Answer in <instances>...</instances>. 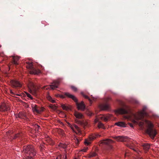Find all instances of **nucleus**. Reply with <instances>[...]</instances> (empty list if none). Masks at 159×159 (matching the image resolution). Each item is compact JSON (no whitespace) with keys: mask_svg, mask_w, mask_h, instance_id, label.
I'll return each instance as SVG.
<instances>
[{"mask_svg":"<svg viewBox=\"0 0 159 159\" xmlns=\"http://www.w3.org/2000/svg\"><path fill=\"white\" fill-rule=\"evenodd\" d=\"M23 152L26 157H33L36 154V151L34 147L31 145L24 146L23 148Z\"/></svg>","mask_w":159,"mask_h":159,"instance_id":"f257e3e1","label":"nucleus"},{"mask_svg":"<svg viewBox=\"0 0 159 159\" xmlns=\"http://www.w3.org/2000/svg\"><path fill=\"white\" fill-rule=\"evenodd\" d=\"M64 95L68 98L72 99L76 102L78 109L82 111H84L85 109V107L83 101L81 102L80 103H78V100L75 96L69 93H65Z\"/></svg>","mask_w":159,"mask_h":159,"instance_id":"f03ea898","label":"nucleus"},{"mask_svg":"<svg viewBox=\"0 0 159 159\" xmlns=\"http://www.w3.org/2000/svg\"><path fill=\"white\" fill-rule=\"evenodd\" d=\"M145 122L148 126L147 132L151 138L153 139L156 134L157 132L155 130L153 129V125L150 121L146 120Z\"/></svg>","mask_w":159,"mask_h":159,"instance_id":"7ed1b4c3","label":"nucleus"},{"mask_svg":"<svg viewBox=\"0 0 159 159\" xmlns=\"http://www.w3.org/2000/svg\"><path fill=\"white\" fill-rule=\"evenodd\" d=\"M146 115V113L144 110L138 112L137 114L134 115V118L135 120H139L142 119L144 116Z\"/></svg>","mask_w":159,"mask_h":159,"instance_id":"20e7f679","label":"nucleus"},{"mask_svg":"<svg viewBox=\"0 0 159 159\" xmlns=\"http://www.w3.org/2000/svg\"><path fill=\"white\" fill-rule=\"evenodd\" d=\"M129 109L128 107H126L125 108H120L115 111L116 114H125L128 113L129 112Z\"/></svg>","mask_w":159,"mask_h":159,"instance_id":"39448f33","label":"nucleus"},{"mask_svg":"<svg viewBox=\"0 0 159 159\" xmlns=\"http://www.w3.org/2000/svg\"><path fill=\"white\" fill-rule=\"evenodd\" d=\"M29 87L30 88V92L32 94L36 95L37 90L34 87V85L32 82H30L29 84Z\"/></svg>","mask_w":159,"mask_h":159,"instance_id":"423d86ee","label":"nucleus"},{"mask_svg":"<svg viewBox=\"0 0 159 159\" xmlns=\"http://www.w3.org/2000/svg\"><path fill=\"white\" fill-rule=\"evenodd\" d=\"M69 126L73 131L76 134H80L81 133L80 128L77 125L74 124L73 125H71L69 123H67Z\"/></svg>","mask_w":159,"mask_h":159,"instance_id":"0eeeda50","label":"nucleus"},{"mask_svg":"<svg viewBox=\"0 0 159 159\" xmlns=\"http://www.w3.org/2000/svg\"><path fill=\"white\" fill-rule=\"evenodd\" d=\"M101 135L98 134H92L90 135L89 137V139H86L84 142V143L86 145H88L91 143L90 141L93 140L97 137H100Z\"/></svg>","mask_w":159,"mask_h":159,"instance_id":"6e6552de","label":"nucleus"},{"mask_svg":"<svg viewBox=\"0 0 159 159\" xmlns=\"http://www.w3.org/2000/svg\"><path fill=\"white\" fill-rule=\"evenodd\" d=\"M114 138L117 141L123 142L126 141L128 140V137L126 136H116Z\"/></svg>","mask_w":159,"mask_h":159,"instance_id":"1a4fd4ad","label":"nucleus"},{"mask_svg":"<svg viewBox=\"0 0 159 159\" xmlns=\"http://www.w3.org/2000/svg\"><path fill=\"white\" fill-rule=\"evenodd\" d=\"M10 110V108L8 105L5 103H2L0 106V111H4Z\"/></svg>","mask_w":159,"mask_h":159,"instance_id":"9d476101","label":"nucleus"},{"mask_svg":"<svg viewBox=\"0 0 159 159\" xmlns=\"http://www.w3.org/2000/svg\"><path fill=\"white\" fill-rule=\"evenodd\" d=\"M10 83L12 86L14 87H21V84L16 80H12Z\"/></svg>","mask_w":159,"mask_h":159,"instance_id":"9b49d317","label":"nucleus"},{"mask_svg":"<svg viewBox=\"0 0 159 159\" xmlns=\"http://www.w3.org/2000/svg\"><path fill=\"white\" fill-rule=\"evenodd\" d=\"M100 109L102 110H107L110 108L109 104H103L100 105Z\"/></svg>","mask_w":159,"mask_h":159,"instance_id":"f8f14e48","label":"nucleus"},{"mask_svg":"<svg viewBox=\"0 0 159 159\" xmlns=\"http://www.w3.org/2000/svg\"><path fill=\"white\" fill-rule=\"evenodd\" d=\"M59 84V82L58 81H54L52 83L51 85H50V88L52 89H54L55 88L58 87Z\"/></svg>","mask_w":159,"mask_h":159,"instance_id":"ddd939ff","label":"nucleus"},{"mask_svg":"<svg viewBox=\"0 0 159 159\" xmlns=\"http://www.w3.org/2000/svg\"><path fill=\"white\" fill-rule=\"evenodd\" d=\"M40 70H39L33 68L30 71V74L35 75L38 74L40 73Z\"/></svg>","mask_w":159,"mask_h":159,"instance_id":"4468645a","label":"nucleus"},{"mask_svg":"<svg viewBox=\"0 0 159 159\" xmlns=\"http://www.w3.org/2000/svg\"><path fill=\"white\" fill-rule=\"evenodd\" d=\"M13 61L12 63L13 64L17 65L18 64V61L20 58V57L17 56H12Z\"/></svg>","mask_w":159,"mask_h":159,"instance_id":"2eb2a0df","label":"nucleus"},{"mask_svg":"<svg viewBox=\"0 0 159 159\" xmlns=\"http://www.w3.org/2000/svg\"><path fill=\"white\" fill-rule=\"evenodd\" d=\"M74 115L76 118L78 119H82L84 117V116L82 114L77 111L75 112Z\"/></svg>","mask_w":159,"mask_h":159,"instance_id":"dca6fc26","label":"nucleus"},{"mask_svg":"<svg viewBox=\"0 0 159 159\" xmlns=\"http://www.w3.org/2000/svg\"><path fill=\"white\" fill-rule=\"evenodd\" d=\"M115 125L119 127H125L126 124L123 122L119 121L115 123Z\"/></svg>","mask_w":159,"mask_h":159,"instance_id":"f3484780","label":"nucleus"},{"mask_svg":"<svg viewBox=\"0 0 159 159\" xmlns=\"http://www.w3.org/2000/svg\"><path fill=\"white\" fill-rule=\"evenodd\" d=\"M113 142V141L110 139H107L103 140L102 143L105 144H109Z\"/></svg>","mask_w":159,"mask_h":159,"instance_id":"a211bd4d","label":"nucleus"},{"mask_svg":"<svg viewBox=\"0 0 159 159\" xmlns=\"http://www.w3.org/2000/svg\"><path fill=\"white\" fill-rule=\"evenodd\" d=\"M142 146L143 147L144 150L145 151H147L149 149L150 147V144L148 143H144Z\"/></svg>","mask_w":159,"mask_h":159,"instance_id":"6ab92c4d","label":"nucleus"},{"mask_svg":"<svg viewBox=\"0 0 159 159\" xmlns=\"http://www.w3.org/2000/svg\"><path fill=\"white\" fill-rule=\"evenodd\" d=\"M16 118H19L21 119L24 118V117H25V115L24 113L23 112H20L18 115H16Z\"/></svg>","mask_w":159,"mask_h":159,"instance_id":"aec40b11","label":"nucleus"},{"mask_svg":"<svg viewBox=\"0 0 159 159\" xmlns=\"http://www.w3.org/2000/svg\"><path fill=\"white\" fill-rule=\"evenodd\" d=\"M130 149L133 150L134 151L137 152V153L139 154V152H140L139 150L137 148H134V147L132 145H129L128 146Z\"/></svg>","mask_w":159,"mask_h":159,"instance_id":"412c9836","label":"nucleus"},{"mask_svg":"<svg viewBox=\"0 0 159 159\" xmlns=\"http://www.w3.org/2000/svg\"><path fill=\"white\" fill-rule=\"evenodd\" d=\"M76 122L77 123L79 124L80 125H83L84 126H87L88 124V123H87L86 122H84V123H83L81 121L78 120H76Z\"/></svg>","mask_w":159,"mask_h":159,"instance_id":"4be33fe9","label":"nucleus"},{"mask_svg":"<svg viewBox=\"0 0 159 159\" xmlns=\"http://www.w3.org/2000/svg\"><path fill=\"white\" fill-rule=\"evenodd\" d=\"M32 110L33 112H35L37 113L39 111L38 110V107L36 105H33L32 107Z\"/></svg>","mask_w":159,"mask_h":159,"instance_id":"5701e85b","label":"nucleus"},{"mask_svg":"<svg viewBox=\"0 0 159 159\" xmlns=\"http://www.w3.org/2000/svg\"><path fill=\"white\" fill-rule=\"evenodd\" d=\"M97 155V154L95 152H91L88 155V157L89 158H91L92 157H96Z\"/></svg>","mask_w":159,"mask_h":159,"instance_id":"b1692460","label":"nucleus"},{"mask_svg":"<svg viewBox=\"0 0 159 159\" xmlns=\"http://www.w3.org/2000/svg\"><path fill=\"white\" fill-rule=\"evenodd\" d=\"M111 116L112 115L110 114H107L106 116H105V117L104 118V121H107L108 120L111 118Z\"/></svg>","mask_w":159,"mask_h":159,"instance_id":"393cba45","label":"nucleus"},{"mask_svg":"<svg viewBox=\"0 0 159 159\" xmlns=\"http://www.w3.org/2000/svg\"><path fill=\"white\" fill-rule=\"evenodd\" d=\"M27 68H29L31 70L33 68V65L32 63L29 62L27 63V65L26 66Z\"/></svg>","mask_w":159,"mask_h":159,"instance_id":"a878e982","label":"nucleus"},{"mask_svg":"<svg viewBox=\"0 0 159 159\" xmlns=\"http://www.w3.org/2000/svg\"><path fill=\"white\" fill-rule=\"evenodd\" d=\"M98 127L99 128L105 129L103 124L101 122H99L98 124Z\"/></svg>","mask_w":159,"mask_h":159,"instance_id":"bb28decb","label":"nucleus"},{"mask_svg":"<svg viewBox=\"0 0 159 159\" xmlns=\"http://www.w3.org/2000/svg\"><path fill=\"white\" fill-rule=\"evenodd\" d=\"M46 140L50 144H52V140L49 137H48L46 139Z\"/></svg>","mask_w":159,"mask_h":159,"instance_id":"cd10ccee","label":"nucleus"},{"mask_svg":"<svg viewBox=\"0 0 159 159\" xmlns=\"http://www.w3.org/2000/svg\"><path fill=\"white\" fill-rule=\"evenodd\" d=\"M74 139L75 140V143L78 144L80 141V139H79L77 137L75 136L74 138Z\"/></svg>","mask_w":159,"mask_h":159,"instance_id":"c85d7f7f","label":"nucleus"},{"mask_svg":"<svg viewBox=\"0 0 159 159\" xmlns=\"http://www.w3.org/2000/svg\"><path fill=\"white\" fill-rule=\"evenodd\" d=\"M81 94L83 95V96L85 98H86V99H88V100H89L90 103H92V101L91 100H90V99L88 97V96H87V95H84V93H81Z\"/></svg>","mask_w":159,"mask_h":159,"instance_id":"c756f323","label":"nucleus"},{"mask_svg":"<svg viewBox=\"0 0 159 159\" xmlns=\"http://www.w3.org/2000/svg\"><path fill=\"white\" fill-rule=\"evenodd\" d=\"M61 107L63 108V110H67L69 109V108L68 107L66 106L64 104H62L61 106Z\"/></svg>","mask_w":159,"mask_h":159,"instance_id":"7c9ffc66","label":"nucleus"},{"mask_svg":"<svg viewBox=\"0 0 159 159\" xmlns=\"http://www.w3.org/2000/svg\"><path fill=\"white\" fill-rule=\"evenodd\" d=\"M49 107L53 110H55L57 109V107L55 105L51 104L49 106Z\"/></svg>","mask_w":159,"mask_h":159,"instance_id":"2f4dec72","label":"nucleus"},{"mask_svg":"<svg viewBox=\"0 0 159 159\" xmlns=\"http://www.w3.org/2000/svg\"><path fill=\"white\" fill-rule=\"evenodd\" d=\"M59 146L60 147L63 148H66L67 145L65 144H64L62 143H60L59 145Z\"/></svg>","mask_w":159,"mask_h":159,"instance_id":"473e14b6","label":"nucleus"},{"mask_svg":"<svg viewBox=\"0 0 159 159\" xmlns=\"http://www.w3.org/2000/svg\"><path fill=\"white\" fill-rule=\"evenodd\" d=\"M58 132L60 134L62 135H64V133L63 130L60 129H58Z\"/></svg>","mask_w":159,"mask_h":159,"instance_id":"72a5a7b5","label":"nucleus"},{"mask_svg":"<svg viewBox=\"0 0 159 159\" xmlns=\"http://www.w3.org/2000/svg\"><path fill=\"white\" fill-rule=\"evenodd\" d=\"M86 113L89 116H92L93 114L92 112L89 110H88L86 111Z\"/></svg>","mask_w":159,"mask_h":159,"instance_id":"f704fd0d","label":"nucleus"},{"mask_svg":"<svg viewBox=\"0 0 159 159\" xmlns=\"http://www.w3.org/2000/svg\"><path fill=\"white\" fill-rule=\"evenodd\" d=\"M38 110L39 111L37 113H40L43 111V108H42V107L40 108V107H38Z\"/></svg>","mask_w":159,"mask_h":159,"instance_id":"c9c22d12","label":"nucleus"},{"mask_svg":"<svg viewBox=\"0 0 159 159\" xmlns=\"http://www.w3.org/2000/svg\"><path fill=\"white\" fill-rule=\"evenodd\" d=\"M71 88L75 92L77 90V88L74 86H71Z\"/></svg>","mask_w":159,"mask_h":159,"instance_id":"e433bc0d","label":"nucleus"},{"mask_svg":"<svg viewBox=\"0 0 159 159\" xmlns=\"http://www.w3.org/2000/svg\"><path fill=\"white\" fill-rule=\"evenodd\" d=\"M22 136V134H15L14 137L13 138V139H16L17 137L21 136Z\"/></svg>","mask_w":159,"mask_h":159,"instance_id":"4c0bfd02","label":"nucleus"},{"mask_svg":"<svg viewBox=\"0 0 159 159\" xmlns=\"http://www.w3.org/2000/svg\"><path fill=\"white\" fill-rule=\"evenodd\" d=\"M88 149V148H84L82 149L80 151L85 152H86V151Z\"/></svg>","mask_w":159,"mask_h":159,"instance_id":"58836bf2","label":"nucleus"},{"mask_svg":"<svg viewBox=\"0 0 159 159\" xmlns=\"http://www.w3.org/2000/svg\"><path fill=\"white\" fill-rule=\"evenodd\" d=\"M26 95L29 98H30V99H33V98L32 97L31 95L29 93H26Z\"/></svg>","mask_w":159,"mask_h":159,"instance_id":"ea45409f","label":"nucleus"},{"mask_svg":"<svg viewBox=\"0 0 159 159\" xmlns=\"http://www.w3.org/2000/svg\"><path fill=\"white\" fill-rule=\"evenodd\" d=\"M105 117V116L101 115L99 117V118L104 120V118Z\"/></svg>","mask_w":159,"mask_h":159,"instance_id":"a19ab883","label":"nucleus"},{"mask_svg":"<svg viewBox=\"0 0 159 159\" xmlns=\"http://www.w3.org/2000/svg\"><path fill=\"white\" fill-rule=\"evenodd\" d=\"M47 99L48 100L50 101L52 99V97L50 96H48L47 97Z\"/></svg>","mask_w":159,"mask_h":159,"instance_id":"79ce46f5","label":"nucleus"},{"mask_svg":"<svg viewBox=\"0 0 159 159\" xmlns=\"http://www.w3.org/2000/svg\"><path fill=\"white\" fill-rule=\"evenodd\" d=\"M42 89H46L47 90L49 89V87L48 86H45L42 87Z\"/></svg>","mask_w":159,"mask_h":159,"instance_id":"37998d69","label":"nucleus"},{"mask_svg":"<svg viewBox=\"0 0 159 159\" xmlns=\"http://www.w3.org/2000/svg\"><path fill=\"white\" fill-rule=\"evenodd\" d=\"M45 147L44 145L43 144L41 145L40 146V148L41 150H42L44 149V148Z\"/></svg>","mask_w":159,"mask_h":159,"instance_id":"c03bdc74","label":"nucleus"},{"mask_svg":"<svg viewBox=\"0 0 159 159\" xmlns=\"http://www.w3.org/2000/svg\"><path fill=\"white\" fill-rule=\"evenodd\" d=\"M25 158H24V159H33V157H30V156L29 157H26V156H25Z\"/></svg>","mask_w":159,"mask_h":159,"instance_id":"a18cd8bd","label":"nucleus"},{"mask_svg":"<svg viewBox=\"0 0 159 159\" xmlns=\"http://www.w3.org/2000/svg\"><path fill=\"white\" fill-rule=\"evenodd\" d=\"M110 100H111V98L110 97H108L106 99V101L107 102Z\"/></svg>","mask_w":159,"mask_h":159,"instance_id":"49530a36","label":"nucleus"},{"mask_svg":"<svg viewBox=\"0 0 159 159\" xmlns=\"http://www.w3.org/2000/svg\"><path fill=\"white\" fill-rule=\"evenodd\" d=\"M61 155H60V156H58L57 158L56 159H61Z\"/></svg>","mask_w":159,"mask_h":159,"instance_id":"de8ad7c7","label":"nucleus"},{"mask_svg":"<svg viewBox=\"0 0 159 159\" xmlns=\"http://www.w3.org/2000/svg\"><path fill=\"white\" fill-rule=\"evenodd\" d=\"M98 119L97 118H96L94 120V122L95 123H96L98 121Z\"/></svg>","mask_w":159,"mask_h":159,"instance_id":"09e8293b","label":"nucleus"},{"mask_svg":"<svg viewBox=\"0 0 159 159\" xmlns=\"http://www.w3.org/2000/svg\"><path fill=\"white\" fill-rule=\"evenodd\" d=\"M59 97L62 98H65V97L64 95H59Z\"/></svg>","mask_w":159,"mask_h":159,"instance_id":"8fccbe9b","label":"nucleus"},{"mask_svg":"<svg viewBox=\"0 0 159 159\" xmlns=\"http://www.w3.org/2000/svg\"><path fill=\"white\" fill-rule=\"evenodd\" d=\"M50 102L52 103H54L55 102V100H54V99H52L51 100Z\"/></svg>","mask_w":159,"mask_h":159,"instance_id":"3c124183","label":"nucleus"},{"mask_svg":"<svg viewBox=\"0 0 159 159\" xmlns=\"http://www.w3.org/2000/svg\"><path fill=\"white\" fill-rule=\"evenodd\" d=\"M63 159H67V156L66 155H65V156L63 157Z\"/></svg>","mask_w":159,"mask_h":159,"instance_id":"603ef678","label":"nucleus"},{"mask_svg":"<svg viewBox=\"0 0 159 159\" xmlns=\"http://www.w3.org/2000/svg\"><path fill=\"white\" fill-rule=\"evenodd\" d=\"M35 128H39L40 127L38 125H35Z\"/></svg>","mask_w":159,"mask_h":159,"instance_id":"864d4df0","label":"nucleus"},{"mask_svg":"<svg viewBox=\"0 0 159 159\" xmlns=\"http://www.w3.org/2000/svg\"><path fill=\"white\" fill-rule=\"evenodd\" d=\"M10 92L11 93L13 94H14V93H13V92H12V91L11 90H10Z\"/></svg>","mask_w":159,"mask_h":159,"instance_id":"5fc2aeb1","label":"nucleus"},{"mask_svg":"<svg viewBox=\"0 0 159 159\" xmlns=\"http://www.w3.org/2000/svg\"><path fill=\"white\" fill-rule=\"evenodd\" d=\"M59 95V94H57L56 95V97H59V95Z\"/></svg>","mask_w":159,"mask_h":159,"instance_id":"6e6d98bb","label":"nucleus"},{"mask_svg":"<svg viewBox=\"0 0 159 159\" xmlns=\"http://www.w3.org/2000/svg\"><path fill=\"white\" fill-rule=\"evenodd\" d=\"M136 159H142L141 157H138Z\"/></svg>","mask_w":159,"mask_h":159,"instance_id":"4d7b16f0","label":"nucleus"},{"mask_svg":"<svg viewBox=\"0 0 159 159\" xmlns=\"http://www.w3.org/2000/svg\"><path fill=\"white\" fill-rule=\"evenodd\" d=\"M138 102H138V101H136V103H138Z\"/></svg>","mask_w":159,"mask_h":159,"instance_id":"13d9d810","label":"nucleus"},{"mask_svg":"<svg viewBox=\"0 0 159 159\" xmlns=\"http://www.w3.org/2000/svg\"><path fill=\"white\" fill-rule=\"evenodd\" d=\"M140 125H143V123H142V124H141Z\"/></svg>","mask_w":159,"mask_h":159,"instance_id":"bf43d9fd","label":"nucleus"},{"mask_svg":"<svg viewBox=\"0 0 159 159\" xmlns=\"http://www.w3.org/2000/svg\"><path fill=\"white\" fill-rule=\"evenodd\" d=\"M1 45H0V48H1Z\"/></svg>","mask_w":159,"mask_h":159,"instance_id":"052dcab7","label":"nucleus"},{"mask_svg":"<svg viewBox=\"0 0 159 159\" xmlns=\"http://www.w3.org/2000/svg\"><path fill=\"white\" fill-rule=\"evenodd\" d=\"M94 98H93V100H94Z\"/></svg>","mask_w":159,"mask_h":159,"instance_id":"680f3d73","label":"nucleus"},{"mask_svg":"<svg viewBox=\"0 0 159 159\" xmlns=\"http://www.w3.org/2000/svg\"><path fill=\"white\" fill-rule=\"evenodd\" d=\"M131 127H132L133 126L132 125H131Z\"/></svg>","mask_w":159,"mask_h":159,"instance_id":"e2e57ef3","label":"nucleus"},{"mask_svg":"<svg viewBox=\"0 0 159 159\" xmlns=\"http://www.w3.org/2000/svg\"><path fill=\"white\" fill-rule=\"evenodd\" d=\"M75 159H76V158H75Z\"/></svg>","mask_w":159,"mask_h":159,"instance_id":"0e129e2a","label":"nucleus"}]
</instances>
